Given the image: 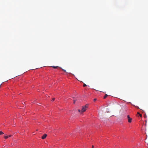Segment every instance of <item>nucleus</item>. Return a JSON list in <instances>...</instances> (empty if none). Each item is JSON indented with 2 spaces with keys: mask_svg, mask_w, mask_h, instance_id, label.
Here are the masks:
<instances>
[{
  "mask_svg": "<svg viewBox=\"0 0 148 148\" xmlns=\"http://www.w3.org/2000/svg\"><path fill=\"white\" fill-rule=\"evenodd\" d=\"M88 104H87L85 106H83L82 107V112H85L86 110L88 108Z\"/></svg>",
  "mask_w": 148,
  "mask_h": 148,
  "instance_id": "1",
  "label": "nucleus"
},
{
  "mask_svg": "<svg viewBox=\"0 0 148 148\" xmlns=\"http://www.w3.org/2000/svg\"><path fill=\"white\" fill-rule=\"evenodd\" d=\"M127 118L128 119V121L129 123H131L132 122V118H131L130 117L129 115H128L127 116Z\"/></svg>",
  "mask_w": 148,
  "mask_h": 148,
  "instance_id": "2",
  "label": "nucleus"
},
{
  "mask_svg": "<svg viewBox=\"0 0 148 148\" xmlns=\"http://www.w3.org/2000/svg\"><path fill=\"white\" fill-rule=\"evenodd\" d=\"M47 136V134H45L42 137V139H44Z\"/></svg>",
  "mask_w": 148,
  "mask_h": 148,
  "instance_id": "3",
  "label": "nucleus"
},
{
  "mask_svg": "<svg viewBox=\"0 0 148 148\" xmlns=\"http://www.w3.org/2000/svg\"><path fill=\"white\" fill-rule=\"evenodd\" d=\"M12 135H10L8 136H6V135H5L4 136V138L6 139L7 138H8V137H10L11 136H12Z\"/></svg>",
  "mask_w": 148,
  "mask_h": 148,
  "instance_id": "4",
  "label": "nucleus"
},
{
  "mask_svg": "<svg viewBox=\"0 0 148 148\" xmlns=\"http://www.w3.org/2000/svg\"><path fill=\"white\" fill-rule=\"evenodd\" d=\"M78 111L81 114H82L83 113V112H82V110H80L79 109L78 110Z\"/></svg>",
  "mask_w": 148,
  "mask_h": 148,
  "instance_id": "5",
  "label": "nucleus"
},
{
  "mask_svg": "<svg viewBox=\"0 0 148 148\" xmlns=\"http://www.w3.org/2000/svg\"><path fill=\"white\" fill-rule=\"evenodd\" d=\"M108 95L106 94L104 97V99H106V98L108 96Z\"/></svg>",
  "mask_w": 148,
  "mask_h": 148,
  "instance_id": "6",
  "label": "nucleus"
},
{
  "mask_svg": "<svg viewBox=\"0 0 148 148\" xmlns=\"http://www.w3.org/2000/svg\"><path fill=\"white\" fill-rule=\"evenodd\" d=\"M4 134V133L2 132V131H0V135L1 134Z\"/></svg>",
  "mask_w": 148,
  "mask_h": 148,
  "instance_id": "7",
  "label": "nucleus"
},
{
  "mask_svg": "<svg viewBox=\"0 0 148 148\" xmlns=\"http://www.w3.org/2000/svg\"><path fill=\"white\" fill-rule=\"evenodd\" d=\"M52 67H53V68H55V69L57 68L58 67V66H52Z\"/></svg>",
  "mask_w": 148,
  "mask_h": 148,
  "instance_id": "8",
  "label": "nucleus"
},
{
  "mask_svg": "<svg viewBox=\"0 0 148 148\" xmlns=\"http://www.w3.org/2000/svg\"><path fill=\"white\" fill-rule=\"evenodd\" d=\"M55 98H53L52 99V101H53L55 100Z\"/></svg>",
  "mask_w": 148,
  "mask_h": 148,
  "instance_id": "9",
  "label": "nucleus"
},
{
  "mask_svg": "<svg viewBox=\"0 0 148 148\" xmlns=\"http://www.w3.org/2000/svg\"><path fill=\"white\" fill-rule=\"evenodd\" d=\"M97 100V99L95 98L94 99V101H95Z\"/></svg>",
  "mask_w": 148,
  "mask_h": 148,
  "instance_id": "10",
  "label": "nucleus"
},
{
  "mask_svg": "<svg viewBox=\"0 0 148 148\" xmlns=\"http://www.w3.org/2000/svg\"><path fill=\"white\" fill-rule=\"evenodd\" d=\"M86 86V84H84V85H83V86L85 87Z\"/></svg>",
  "mask_w": 148,
  "mask_h": 148,
  "instance_id": "11",
  "label": "nucleus"
},
{
  "mask_svg": "<svg viewBox=\"0 0 148 148\" xmlns=\"http://www.w3.org/2000/svg\"><path fill=\"white\" fill-rule=\"evenodd\" d=\"M139 116L141 117H142V115L140 114H139Z\"/></svg>",
  "mask_w": 148,
  "mask_h": 148,
  "instance_id": "12",
  "label": "nucleus"
},
{
  "mask_svg": "<svg viewBox=\"0 0 148 148\" xmlns=\"http://www.w3.org/2000/svg\"><path fill=\"white\" fill-rule=\"evenodd\" d=\"M63 71H64V72H66V71L65 70L63 69Z\"/></svg>",
  "mask_w": 148,
  "mask_h": 148,
  "instance_id": "13",
  "label": "nucleus"
},
{
  "mask_svg": "<svg viewBox=\"0 0 148 148\" xmlns=\"http://www.w3.org/2000/svg\"><path fill=\"white\" fill-rule=\"evenodd\" d=\"M75 100H74V103H75Z\"/></svg>",
  "mask_w": 148,
  "mask_h": 148,
  "instance_id": "14",
  "label": "nucleus"
},
{
  "mask_svg": "<svg viewBox=\"0 0 148 148\" xmlns=\"http://www.w3.org/2000/svg\"><path fill=\"white\" fill-rule=\"evenodd\" d=\"M92 148H94V146H93V145H92Z\"/></svg>",
  "mask_w": 148,
  "mask_h": 148,
  "instance_id": "15",
  "label": "nucleus"
},
{
  "mask_svg": "<svg viewBox=\"0 0 148 148\" xmlns=\"http://www.w3.org/2000/svg\"><path fill=\"white\" fill-rule=\"evenodd\" d=\"M137 113H138V114H140V113L139 112H138Z\"/></svg>",
  "mask_w": 148,
  "mask_h": 148,
  "instance_id": "16",
  "label": "nucleus"
},
{
  "mask_svg": "<svg viewBox=\"0 0 148 148\" xmlns=\"http://www.w3.org/2000/svg\"><path fill=\"white\" fill-rule=\"evenodd\" d=\"M41 68V67H40L39 68H37V69H38V68Z\"/></svg>",
  "mask_w": 148,
  "mask_h": 148,
  "instance_id": "17",
  "label": "nucleus"
},
{
  "mask_svg": "<svg viewBox=\"0 0 148 148\" xmlns=\"http://www.w3.org/2000/svg\"><path fill=\"white\" fill-rule=\"evenodd\" d=\"M1 84L0 85V87H1Z\"/></svg>",
  "mask_w": 148,
  "mask_h": 148,
  "instance_id": "18",
  "label": "nucleus"
}]
</instances>
